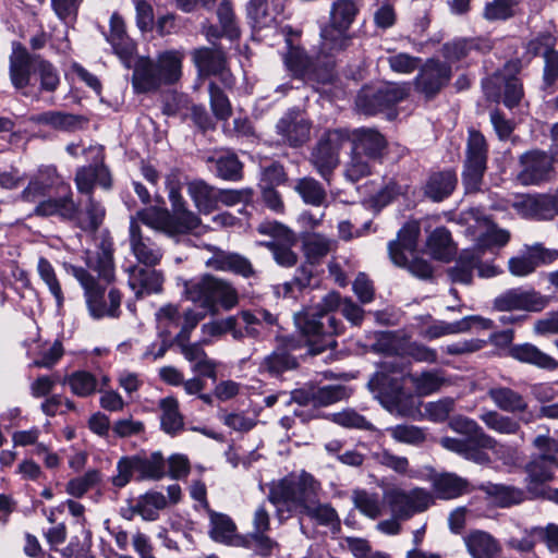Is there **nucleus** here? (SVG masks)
<instances>
[{
	"label": "nucleus",
	"instance_id": "f257e3e1",
	"mask_svg": "<svg viewBox=\"0 0 558 558\" xmlns=\"http://www.w3.org/2000/svg\"><path fill=\"white\" fill-rule=\"evenodd\" d=\"M113 244L101 240L96 251H86L84 262L86 268L64 264L68 274L72 275L84 289L86 304L94 318L105 316L119 317L122 294L118 289L107 287L114 280Z\"/></svg>",
	"mask_w": 558,
	"mask_h": 558
},
{
	"label": "nucleus",
	"instance_id": "f03ea898",
	"mask_svg": "<svg viewBox=\"0 0 558 558\" xmlns=\"http://www.w3.org/2000/svg\"><path fill=\"white\" fill-rule=\"evenodd\" d=\"M9 77L12 86L24 95L37 88L40 93H54L60 85V74L52 62L39 53H32L17 40L11 44Z\"/></svg>",
	"mask_w": 558,
	"mask_h": 558
},
{
	"label": "nucleus",
	"instance_id": "7ed1b4c3",
	"mask_svg": "<svg viewBox=\"0 0 558 558\" xmlns=\"http://www.w3.org/2000/svg\"><path fill=\"white\" fill-rule=\"evenodd\" d=\"M338 292L327 293L322 302L296 317L301 332L306 337L310 352L319 354L337 347L336 337L342 333L344 326L336 317L335 311L342 304Z\"/></svg>",
	"mask_w": 558,
	"mask_h": 558
},
{
	"label": "nucleus",
	"instance_id": "20e7f679",
	"mask_svg": "<svg viewBox=\"0 0 558 558\" xmlns=\"http://www.w3.org/2000/svg\"><path fill=\"white\" fill-rule=\"evenodd\" d=\"M287 50L281 53L282 62L290 76L305 84L328 85L336 78L335 52L325 47L324 40L319 49L307 51L294 46L292 40H286Z\"/></svg>",
	"mask_w": 558,
	"mask_h": 558
},
{
	"label": "nucleus",
	"instance_id": "39448f33",
	"mask_svg": "<svg viewBox=\"0 0 558 558\" xmlns=\"http://www.w3.org/2000/svg\"><path fill=\"white\" fill-rule=\"evenodd\" d=\"M404 366L397 359L386 360L378 364L377 371L367 383L369 391L390 413L412 416L417 410V399L405 392Z\"/></svg>",
	"mask_w": 558,
	"mask_h": 558
},
{
	"label": "nucleus",
	"instance_id": "423d86ee",
	"mask_svg": "<svg viewBox=\"0 0 558 558\" xmlns=\"http://www.w3.org/2000/svg\"><path fill=\"white\" fill-rule=\"evenodd\" d=\"M183 293L198 308L215 315L222 310H231L239 302L235 288L227 280L206 274L185 280Z\"/></svg>",
	"mask_w": 558,
	"mask_h": 558
},
{
	"label": "nucleus",
	"instance_id": "0eeeda50",
	"mask_svg": "<svg viewBox=\"0 0 558 558\" xmlns=\"http://www.w3.org/2000/svg\"><path fill=\"white\" fill-rule=\"evenodd\" d=\"M318 483L308 473L298 477L286 476L269 485L268 501L277 509L278 514L287 511L301 514L317 497Z\"/></svg>",
	"mask_w": 558,
	"mask_h": 558
},
{
	"label": "nucleus",
	"instance_id": "6e6552de",
	"mask_svg": "<svg viewBox=\"0 0 558 558\" xmlns=\"http://www.w3.org/2000/svg\"><path fill=\"white\" fill-rule=\"evenodd\" d=\"M117 473L110 477V483L117 489L125 487L132 480L157 481L166 475V461L161 452L150 454L136 453L121 457L116 465Z\"/></svg>",
	"mask_w": 558,
	"mask_h": 558
},
{
	"label": "nucleus",
	"instance_id": "1a4fd4ad",
	"mask_svg": "<svg viewBox=\"0 0 558 558\" xmlns=\"http://www.w3.org/2000/svg\"><path fill=\"white\" fill-rule=\"evenodd\" d=\"M418 234L417 226L410 223L403 226L398 231L397 239L388 243V254L396 266L408 269L418 279L428 280L434 274L433 266L428 260L414 256Z\"/></svg>",
	"mask_w": 558,
	"mask_h": 558
},
{
	"label": "nucleus",
	"instance_id": "9d476101",
	"mask_svg": "<svg viewBox=\"0 0 558 558\" xmlns=\"http://www.w3.org/2000/svg\"><path fill=\"white\" fill-rule=\"evenodd\" d=\"M410 95L409 83L389 82L380 86H363L355 98L356 111L367 117L395 110Z\"/></svg>",
	"mask_w": 558,
	"mask_h": 558
},
{
	"label": "nucleus",
	"instance_id": "9b49d317",
	"mask_svg": "<svg viewBox=\"0 0 558 558\" xmlns=\"http://www.w3.org/2000/svg\"><path fill=\"white\" fill-rule=\"evenodd\" d=\"M357 13L359 8L354 0H337L332 3L329 23L320 32L325 47L339 52L350 46L351 36L348 32Z\"/></svg>",
	"mask_w": 558,
	"mask_h": 558
},
{
	"label": "nucleus",
	"instance_id": "f8f14e48",
	"mask_svg": "<svg viewBox=\"0 0 558 558\" xmlns=\"http://www.w3.org/2000/svg\"><path fill=\"white\" fill-rule=\"evenodd\" d=\"M350 130H328L317 142L311 154V162L319 175L330 182L333 170L339 165V153L349 142Z\"/></svg>",
	"mask_w": 558,
	"mask_h": 558
},
{
	"label": "nucleus",
	"instance_id": "ddd939ff",
	"mask_svg": "<svg viewBox=\"0 0 558 558\" xmlns=\"http://www.w3.org/2000/svg\"><path fill=\"white\" fill-rule=\"evenodd\" d=\"M413 80L414 90L427 101L435 99L452 78L450 63L438 58H428L418 66Z\"/></svg>",
	"mask_w": 558,
	"mask_h": 558
},
{
	"label": "nucleus",
	"instance_id": "4468645a",
	"mask_svg": "<svg viewBox=\"0 0 558 558\" xmlns=\"http://www.w3.org/2000/svg\"><path fill=\"white\" fill-rule=\"evenodd\" d=\"M449 426L453 432L469 437V444L463 454L464 458L476 463L489 461V457L484 449L495 448L496 441L484 432L476 421L463 415H457L450 420Z\"/></svg>",
	"mask_w": 558,
	"mask_h": 558
},
{
	"label": "nucleus",
	"instance_id": "2eb2a0df",
	"mask_svg": "<svg viewBox=\"0 0 558 558\" xmlns=\"http://www.w3.org/2000/svg\"><path fill=\"white\" fill-rule=\"evenodd\" d=\"M384 500L390 507L393 517L401 520L425 511L433 502L432 495L418 487L411 490L397 487L387 489L384 492Z\"/></svg>",
	"mask_w": 558,
	"mask_h": 558
},
{
	"label": "nucleus",
	"instance_id": "dca6fc26",
	"mask_svg": "<svg viewBox=\"0 0 558 558\" xmlns=\"http://www.w3.org/2000/svg\"><path fill=\"white\" fill-rule=\"evenodd\" d=\"M349 397L344 385L331 384L317 386L314 384L304 385L301 388L293 389L287 404L296 403L301 407L310 404L313 408L329 407Z\"/></svg>",
	"mask_w": 558,
	"mask_h": 558
},
{
	"label": "nucleus",
	"instance_id": "f3484780",
	"mask_svg": "<svg viewBox=\"0 0 558 558\" xmlns=\"http://www.w3.org/2000/svg\"><path fill=\"white\" fill-rule=\"evenodd\" d=\"M558 469V458L551 453H539L531 458L525 465L526 472V492L531 499L542 498L548 490L547 483L555 477V471Z\"/></svg>",
	"mask_w": 558,
	"mask_h": 558
},
{
	"label": "nucleus",
	"instance_id": "a211bd4d",
	"mask_svg": "<svg viewBox=\"0 0 558 558\" xmlns=\"http://www.w3.org/2000/svg\"><path fill=\"white\" fill-rule=\"evenodd\" d=\"M521 170L518 181L523 185H539L548 182L554 174V158L544 150L533 149L519 158Z\"/></svg>",
	"mask_w": 558,
	"mask_h": 558
},
{
	"label": "nucleus",
	"instance_id": "6ab92c4d",
	"mask_svg": "<svg viewBox=\"0 0 558 558\" xmlns=\"http://www.w3.org/2000/svg\"><path fill=\"white\" fill-rule=\"evenodd\" d=\"M191 58L199 76H220L228 87L234 84L232 75L227 70V58L222 49L198 47L191 51Z\"/></svg>",
	"mask_w": 558,
	"mask_h": 558
},
{
	"label": "nucleus",
	"instance_id": "aec40b11",
	"mask_svg": "<svg viewBox=\"0 0 558 558\" xmlns=\"http://www.w3.org/2000/svg\"><path fill=\"white\" fill-rule=\"evenodd\" d=\"M129 243L131 253L138 263L137 265L156 267L160 264L163 256L162 248L149 235L144 233L134 218L130 220Z\"/></svg>",
	"mask_w": 558,
	"mask_h": 558
},
{
	"label": "nucleus",
	"instance_id": "412c9836",
	"mask_svg": "<svg viewBox=\"0 0 558 558\" xmlns=\"http://www.w3.org/2000/svg\"><path fill=\"white\" fill-rule=\"evenodd\" d=\"M458 185L457 171L453 169L432 170L420 186L421 195L432 203H441L448 199Z\"/></svg>",
	"mask_w": 558,
	"mask_h": 558
},
{
	"label": "nucleus",
	"instance_id": "4be33fe9",
	"mask_svg": "<svg viewBox=\"0 0 558 558\" xmlns=\"http://www.w3.org/2000/svg\"><path fill=\"white\" fill-rule=\"evenodd\" d=\"M494 308L500 312L521 311H542L546 305L545 298L533 289L523 288L508 289L494 300Z\"/></svg>",
	"mask_w": 558,
	"mask_h": 558
},
{
	"label": "nucleus",
	"instance_id": "5701e85b",
	"mask_svg": "<svg viewBox=\"0 0 558 558\" xmlns=\"http://www.w3.org/2000/svg\"><path fill=\"white\" fill-rule=\"evenodd\" d=\"M62 184H68L58 173L53 165L40 166L37 172L31 178L27 186L21 193V199L35 203L47 196L51 191L58 192Z\"/></svg>",
	"mask_w": 558,
	"mask_h": 558
},
{
	"label": "nucleus",
	"instance_id": "b1692460",
	"mask_svg": "<svg viewBox=\"0 0 558 558\" xmlns=\"http://www.w3.org/2000/svg\"><path fill=\"white\" fill-rule=\"evenodd\" d=\"M58 195L38 202L34 213L41 217L56 216L62 221H71L77 216V204L73 199L70 184H62V189L56 192Z\"/></svg>",
	"mask_w": 558,
	"mask_h": 558
},
{
	"label": "nucleus",
	"instance_id": "393cba45",
	"mask_svg": "<svg viewBox=\"0 0 558 558\" xmlns=\"http://www.w3.org/2000/svg\"><path fill=\"white\" fill-rule=\"evenodd\" d=\"M128 283L137 299L162 291L165 276L161 270L144 265H130L125 268Z\"/></svg>",
	"mask_w": 558,
	"mask_h": 558
},
{
	"label": "nucleus",
	"instance_id": "a878e982",
	"mask_svg": "<svg viewBox=\"0 0 558 558\" xmlns=\"http://www.w3.org/2000/svg\"><path fill=\"white\" fill-rule=\"evenodd\" d=\"M210 172L223 181L239 182L244 177V165L239 156L231 149L215 151L206 157Z\"/></svg>",
	"mask_w": 558,
	"mask_h": 558
},
{
	"label": "nucleus",
	"instance_id": "bb28decb",
	"mask_svg": "<svg viewBox=\"0 0 558 558\" xmlns=\"http://www.w3.org/2000/svg\"><path fill=\"white\" fill-rule=\"evenodd\" d=\"M490 49L489 43L483 38H457L445 43L441 47V53L446 62L451 64L453 62L473 60Z\"/></svg>",
	"mask_w": 558,
	"mask_h": 558
},
{
	"label": "nucleus",
	"instance_id": "cd10ccee",
	"mask_svg": "<svg viewBox=\"0 0 558 558\" xmlns=\"http://www.w3.org/2000/svg\"><path fill=\"white\" fill-rule=\"evenodd\" d=\"M351 148L368 158L380 160L387 148V140L377 129L357 128L350 131Z\"/></svg>",
	"mask_w": 558,
	"mask_h": 558
},
{
	"label": "nucleus",
	"instance_id": "c85d7f7f",
	"mask_svg": "<svg viewBox=\"0 0 558 558\" xmlns=\"http://www.w3.org/2000/svg\"><path fill=\"white\" fill-rule=\"evenodd\" d=\"M206 266L218 271L232 272L245 279L256 276V270L247 257L220 248H215L213 256L206 262Z\"/></svg>",
	"mask_w": 558,
	"mask_h": 558
},
{
	"label": "nucleus",
	"instance_id": "c756f323",
	"mask_svg": "<svg viewBox=\"0 0 558 558\" xmlns=\"http://www.w3.org/2000/svg\"><path fill=\"white\" fill-rule=\"evenodd\" d=\"M276 132L290 147H301L310 138L311 124L300 119L298 112L289 111L279 119Z\"/></svg>",
	"mask_w": 558,
	"mask_h": 558
},
{
	"label": "nucleus",
	"instance_id": "7c9ffc66",
	"mask_svg": "<svg viewBox=\"0 0 558 558\" xmlns=\"http://www.w3.org/2000/svg\"><path fill=\"white\" fill-rule=\"evenodd\" d=\"M487 397L502 412L519 414L522 417H529V401L521 392L507 387L494 386L487 390Z\"/></svg>",
	"mask_w": 558,
	"mask_h": 558
},
{
	"label": "nucleus",
	"instance_id": "2f4dec72",
	"mask_svg": "<svg viewBox=\"0 0 558 558\" xmlns=\"http://www.w3.org/2000/svg\"><path fill=\"white\" fill-rule=\"evenodd\" d=\"M132 86L135 93L146 94L166 86L156 62L150 58L138 59L133 69Z\"/></svg>",
	"mask_w": 558,
	"mask_h": 558
},
{
	"label": "nucleus",
	"instance_id": "473e14b6",
	"mask_svg": "<svg viewBox=\"0 0 558 558\" xmlns=\"http://www.w3.org/2000/svg\"><path fill=\"white\" fill-rule=\"evenodd\" d=\"M505 355L519 363L529 364L545 371H555L558 368V361L556 359L530 342L512 345L509 348V352H505Z\"/></svg>",
	"mask_w": 558,
	"mask_h": 558
},
{
	"label": "nucleus",
	"instance_id": "72a5a7b5",
	"mask_svg": "<svg viewBox=\"0 0 558 558\" xmlns=\"http://www.w3.org/2000/svg\"><path fill=\"white\" fill-rule=\"evenodd\" d=\"M31 122L37 125H46L60 132H75L81 130L86 119L80 114H73L64 111L49 110L33 114Z\"/></svg>",
	"mask_w": 558,
	"mask_h": 558
},
{
	"label": "nucleus",
	"instance_id": "f704fd0d",
	"mask_svg": "<svg viewBox=\"0 0 558 558\" xmlns=\"http://www.w3.org/2000/svg\"><path fill=\"white\" fill-rule=\"evenodd\" d=\"M517 213L533 220L553 219L549 194L524 195L513 203Z\"/></svg>",
	"mask_w": 558,
	"mask_h": 558
},
{
	"label": "nucleus",
	"instance_id": "c9c22d12",
	"mask_svg": "<svg viewBox=\"0 0 558 558\" xmlns=\"http://www.w3.org/2000/svg\"><path fill=\"white\" fill-rule=\"evenodd\" d=\"M492 502L499 508H510L520 505L529 499L526 488L515 487L513 485L486 483L480 487Z\"/></svg>",
	"mask_w": 558,
	"mask_h": 558
},
{
	"label": "nucleus",
	"instance_id": "e433bc0d",
	"mask_svg": "<svg viewBox=\"0 0 558 558\" xmlns=\"http://www.w3.org/2000/svg\"><path fill=\"white\" fill-rule=\"evenodd\" d=\"M269 0H250L246 4L247 17L253 28L262 29L276 24L277 16L283 10L282 0H272V8H269Z\"/></svg>",
	"mask_w": 558,
	"mask_h": 558
},
{
	"label": "nucleus",
	"instance_id": "4c0bfd02",
	"mask_svg": "<svg viewBox=\"0 0 558 558\" xmlns=\"http://www.w3.org/2000/svg\"><path fill=\"white\" fill-rule=\"evenodd\" d=\"M239 324L243 330V338H259L265 327L274 326L277 318L269 311L257 308L254 311L245 310L238 313Z\"/></svg>",
	"mask_w": 558,
	"mask_h": 558
},
{
	"label": "nucleus",
	"instance_id": "58836bf2",
	"mask_svg": "<svg viewBox=\"0 0 558 558\" xmlns=\"http://www.w3.org/2000/svg\"><path fill=\"white\" fill-rule=\"evenodd\" d=\"M432 485L436 497L444 500L456 499L470 492L469 481L454 473L436 474Z\"/></svg>",
	"mask_w": 558,
	"mask_h": 558
},
{
	"label": "nucleus",
	"instance_id": "ea45409f",
	"mask_svg": "<svg viewBox=\"0 0 558 558\" xmlns=\"http://www.w3.org/2000/svg\"><path fill=\"white\" fill-rule=\"evenodd\" d=\"M160 410V428L170 437H175L184 430V417L180 412L179 401L172 396L158 402Z\"/></svg>",
	"mask_w": 558,
	"mask_h": 558
},
{
	"label": "nucleus",
	"instance_id": "a19ab883",
	"mask_svg": "<svg viewBox=\"0 0 558 558\" xmlns=\"http://www.w3.org/2000/svg\"><path fill=\"white\" fill-rule=\"evenodd\" d=\"M184 57V51L177 49L165 50L157 54L154 61L166 86L173 85L180 81Z\"/></svg>",
	"mask_w": 558,
	"mask_h": 558
},
{
	"label": "nucleus",
	"instance_id": "79ce46f5",
	"mask_svg": "<svg viewBox=\"0 0 558 558\" xmlns=\"http://www.w3.org/2000/svg\"><path fill=\"white\" fill-rule=\"evenodd\" d=\"M209 537L219 544L233 545L236 537V525L234 521L226 513L209 510Z\"/></svg>",
	"mask_w": 558,
	"mask_h": 558
},
{
	"label": "nucleus",
	"instance_id": "37998d69",
	"mask_svg": "<svg viewBox=\"0 0 558 558\" xmlns=\"http://www.w3.org/2000/svg\"><path fill=\"white\" fill-rule=\"evenodd\" d=\"M522 61L520 59H511L507 61L501 70L496 71L486 76L481 82V87L485 98L489 101L499 102L502 94L504 78L507 72H520Z\"/></svg>",
	"mask_w": 558,
	"mask_h": 558
},
{
	"label": "nucleus",
	"instance_id": "c03bdc74",
	"mask_svg": "<svg viewBox=\"0 0 558 558\" xmlns=\"http://www.w3.org/2000/svg\"><path fill=\"white\" fill-rule=\"evenodd\" d=\"M489 146L485 135L474 128L468 130L463 163L487 168Z\"/></svg>",
	"mask_w": 558,
	"mask_h": 558
},
{
	"label": "nucleus",
	"instance_id": "a18cd8bd",
	"mask_svg": "<svg viewBox=\"0 0 558 558\" xmlns=\"http://www.w3.org/2000/svg\"><path fill=\"white\" fill-rule=\"evenodd\" d=\"M187 193L199 213L207 215L217 209L218 189L206 181L193 180L187 185Z\"/></svg>",
	"mask_w": 558,
	"mask_h": 558
},
{
	"label": "nucleus",
	"instance_id": "49530a36",
	"mask_svg": "<svg viewBox=\"0 0 558 558\" xmlns=\"http://www.w3.org/2000/svg\"><path fill=\"white\" fill-rule=\"evenodd\" d=\"M426 246L433 258L449 262L456 254L451 233L446 227H437L427 238Z\"/></svg>",
	"mask_w": 558,
	"mask_h": 558
},
{
	"label": "nucleus",
	"instance_id": "de8ad7c7",
	"mask_svg": "<svg viewBox=\"0 0 558 558\" xmlns=\"http://www.w3.org/2000/svg\"><path fill=\"white\" fill-rule=\"evenodd\" d=\"M298 366L299 362L295 356L289 353L286 349L278 348L262 360L259 363V371L267 373L271 377H278L288 371L296 368Z\"/></svg>",
	"mask_w": 558,
	"mask_h": 558
},
{
	"label": "nucleus",
	"instance_id": "09e8293b",
	"mask_svg": "<svg viewBox=\"0 0 558 558\" xmlns=\"http://www.w3.org/2000/svg\"><path fill=\"white\" fill-rule=\"evenodd\" d=\"M545 251L533 247L529 251L513 256L508 262V268L511 275L515 277H526L533 274L537 267L545 264Z\"/></svg>",
	"mask_w": 558,
	"mask_h": 558
},
{
	"label": "nucleus",
	"instance_id": "8fccbe9b",
	"mask_svg": "<svg viewBox=\"0 0 558 558\" xmlns=\"http://www.w3.org/2000/svg\"><path fill=\"white\" fill-rule=\"evenodd\" d=\"M167 235L174 236L195 232L201 227L202 220L197 214L184 207L169 211Z\"/></svg>",
	"mask_w": 558,
	"mask_h": 558
},
{
	"label": "nucleus",
	"instance_id": "3c124183",
	"mask_svg": "<svg viewBox=\"0 0 558 558\" xmlns=\"http://www.w3.org/2000/svg\"><path fill=\"white\" fill-rule=\"evenodd\" d=\"M167 507V499L162 493L147 492L141 495L136 504L131 507L133 514H138L145 521H156L159 519L160 510Z\"/></svg>",
	"mask_w": 558,
	"mask_h": 558
},
{
	"label": "nucleus",
	"instance_id": "603ef678",
	"mask_svg": "<svg viewBox=\"0 0 558 558\" xmlns=\"http://www.w3.org/2000/svg\"><path fill=\"white\" fill-rule=\"evenodd\" d=\"M105 215V207L93 196H89L84 211L80 210V206L77 205V216L73 219V222L82 231L95 232L101 226Z\"/></svg>",
	"mask_w": 558,
	"mask_h": 558
},
{
	"label": "nucleus",
	"instance_id": "864d4df0",
	"mask_svg": "<svg viewBox=\"0 0 558 558\" xmlns=\"http://www.w3.org/2000/svg\"><path fill=\"white\" fill-rule=\"evenodd\" d=\"M465 543L473 558H495L500 550L497 541L483 531L472 532L466 537Z\"/></svg>",
	"mask_w": 558,
	"mask_h": 558
},
{
	"label": "nucleus",
	"instance_id": "5fc2aeb1",
	"mask_svg": "<svg viewBox=\"0 0 558 558\" xmlns=\"http://www.w3.org/2000/svg\"><path fill=\"white\" fill-rule=\"evenodd\" d=\"M354 507L365 517L377 519L383 515L386 502L378 493L366 489H355L352 494Z\"/></svg>",
	"mask_w": 558,
	"mask_h": 558
},
{
	"label": "nucleus",
	"instance_id": "6e6d98bb",
	"mask_svg": "<svg viewBox=\"0 0 558 558\" xmlns=\"http://www.w3.org/2000/svg\"><path fill=\"white\" fill-rule=\"evenodd\" d=\"M156 320L158 339L172 340V331L181 328L182 315L177 305L167 304L158 310Z\"/></svg>",
	"mask_w": 558,
	"mask_h": 558
},
{
	"label": "nucleus",
	"instance_id": "4d7b16f0",
	"mask_svg": "<svg viewBox=\"0 0 558 558\" xmlns=\"http://www.w3.org/2000/svg\"><path fill=\"white\" fill-rule=\"evenodd\" d=\"M558 36L555 29L536 33L525 45V52L531 57H545L556 50Z\"/></svg>",
	"mask_w": 558,
	"mask_h": 558
},
{
	"label": "nucleus",
	"instance_id": "13d9d810",
	"mask_svg": "<svg viewBox=\"0 0 558 558\" xmlns=\"http://www.w3.org/2000/svg\"><path fill=\"white\" fill-rule=\"evenodd\" d=\"M481 421L487 428L502 435H515L520 432L521 425L518 420L504 415L495 410L485 411L480 415Z\"/></svg>",
	"mask_w": 558,
	"mask_h": 558
},
{
	"label": "nucleus",
	"instance_id": "bf43d9fd",
	"mask_svg": "<svg viewBox=\"0 0 558 558\" xmlns=\"http://www.w3.org/2000/svg\"><path fill=\"white\" fill-rule=\"evenodd\" d=\"M510 240V232L496 226L488 228L476 241L475 247L484 256L486 252L497 254Z\"/></svg>",
	"mask_w": 558,
	"mask_h": 558
},
{
	"label": "nucleus",
	"instance_id": "052dcab7",
	"mask_svg": "<svg viewBox=\"0 0 558 558\" xmlns=\"http://www.w3.org/2000/svg\"><path fill=\"white\" fill-rule=\"evenodd\" d=\"M65 384L71 391L80 397L87 398L98 390V380L94 374L87 371H75L65 378Z\"/></svg>",
	"mask_w": 558,
	"mask_h": 558
},
{
	"label": "nucleus",
	"instance_id": "680f3d73",
	"mask_svg": "<svg viewBox=\"0 0 558 558\" xmlns=\"http://www.w3.org/2000/svg\"><path fill=\"white\" fill-rule=\"evenodd\" d=\"M520 72H507L504 78L501 101L510 110L517 108L524 98L522 80L518 76Z\"/></svg>",
	"mask_w": 558,
	"mask_h": 558
},
{
	"label": "nucleus",
	"instance_id": "e2e57ef3",
	"mask_svg": "<svg viewBox=\"0 0 558 558\" xmlns=\"http://www.w3.org/2000/svg\"><path fill=\"white\" fill-rule=\"evenodd\" d=\"M294 190L299 193L305 204L312 206L323 205L327 197L324 186L311 177L299 179Z\"/></svg>",
	"mask_w": 558,
	"mask_h": 558
},
{
	"label": "nucleus",
	"instance_id": "0e129e2a",
	"mask_svg": "<svg viewBox=\"0 0 558 558\" xmlns=\"http://www.w3.org/2000/svg\"><path fill=\"white\" fill-rule=\"evenodd\" d=\"M326 418L344 428L375 430V426L354 409H344L341 412L327 414Z\"/></svg>",
	"mask_w": 558,
	"mask_h": 558
},
{
	"label": "nucleus",
	"instance_id": "69168bd1",
	"mask_svg": "<svg viewBox=\"0 0 558 558\" xmlns=\"http://www.w3.org/2000/svg\"><path fill=\"white\" fill-rule=\"evenodd\" d=\"M209 104L216 120L227 121L232 116L229 97L215 82L208 84Z\"/></svg>",
	"mask_w": 558,
	"mask_h": 558
},
{
	"label": "nucleus",
	"instance_id": "338daca9",
	"mask_svg": "<svg viewBox=\"0 0 558 558\" xmlns=\"http://www.w3.org/2000/svg\"><path fill=\"white\" fill-rule=\"evenodd\" d=\"M168 214L169 210L167 208L149 206L138 210L136 216L133 218L137 223L142 222L155 231H160L167 234V227H169Z\"/></svg>",
	"mask_w": 558,
	"mask_h": 558
},
{
	"label": "nucleus",
	"instance_id": "774afa93",
	"mask_svg": "<svg viewBox=\"0 0 558 558\" xmlns=\"http://www.w3.org/2000/svg\"><path fill=\"white\" fill-rule=\"evenodd\" d=\"M37 271L40 279L45 282L49 292L54 298L57 306L61 307L64 302V295L51 263L47 258L40 257L37 264Z\"/></svg>",
	"mask_w": 558,
	"mask_h": 558
}]
</instances>
